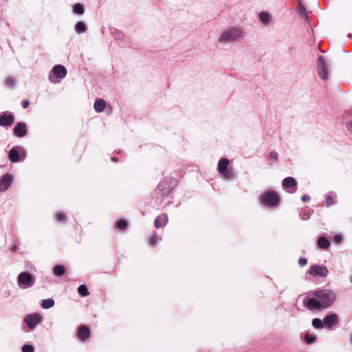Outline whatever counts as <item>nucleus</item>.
Here are the masks:
<instances>
[{
  "instance_id": "nucleus-1",
  "label": "nucleus",
  "mask_w": 352,
  "mask_h": 352,
  "mask_svg": "<svg viewBox=\"0 0 352 352\" xmlns=\"http://www.w3.org/2000/svg\"><path fill=\"white\" fill-rule=\"evenodd\" d=\"M336 300V294L331 289H322L313 293L312 296L304 301L305 306L310 311H322L330 307Z\"/></svg>"
},
{
  "instance_id": "nucleus-2",
  "label": "nucleus",
  "mask_w": 352,
  "mask_h": 352,
  "mask_svg": "<svg viewBox=\"0 0 352 352\" xmlns=\"http://www.w3.org/2000/svg\"><path fill=\"white\" fill-rule=\"evenodd\" d=\"M243 37L242 30L232 28L226 30L220 36L219 41L221 43H230L239 40Z\"/></svg>"
},
{
  "instance_id": "nucleus-3",
  "label": "nucleus",
  "mask_w": 352,
  "mask_h": 352,
  "mask_svg": "<svg viewBox=\"0 0 352 352\" xmlns=\"http://www.w3.org/2000/svg\"><path fill=\"white\" fill-rule=\"evenodd\" d=\"M261 201L269 207H275L278 204L279 198L274 190H269L261 197Z\"/></svg>"
},
{
  "instance_id": "nucleus-4",
  "label": "nucleus",
  "mask_w": 352,
  "mask_h": 352,
  "mask_svg": "<svg viewBox=\"0 0 352 352\" xmlns=\"http://www.w3.org/2000/svg\"><path fill=\"white\" fill-rule=\"evenodd\" d=\"M18 285L21 288H29L34 284V278L28 272H21L17 278Z\"/></svg>"
},
{
  "instance_id": "nucleus-5",
  "label": "nucleus",
  "mask_w": 352,
  "mask_h": 352,
  "mask_svg": "<svg viewBox=\"0 0 352 352\" xmlns=\"http://www.w3.org/2000/svg\"><path fill=\"white\" fill-rule=\"evenodd\" d=\"M329 65L323 57L319 56L317 60V72L320 78L325 80L328 78Z\"/></svg>"
},
{
  "instance_id": "nucleus-6",
  "label": "nucleus",
  "mask_w": 352,
  "mask_h": 352,
  "mask_svg": "<svg viewBox=\"0 0 352 352\" xmlns=\"http://www.w3.org/2000/svg\"><path fill=\"white\" fill-rule=\"evenodd\" d=\"M21 158L23 160L25 158V151L22 148L14 147L8 153V159L13 163H16Z\"/></svg>"
},
{
  "instance_id": "nucleus-7",
  "label": "nucleus",
  "mask_w": 352,
  "mask_h": 352,
  "mask_svg": "<svg viewBox=\"0 0 352 352\" xmlns=\"http://www.w3.org/2000/svg\"><path fill=\"white\" fill-rule=\"evenodd\" d=\"M308 273L314 277H325L328 274V270L323 265H312L310 266Z\"/></svg>"
},
{
  "instance_id": "nucleus-8",
  "label": "nucleus",
  "mask_w": 352,
  "mask_h": 352,
  "mask_svg": "<svg viewBox=\"0 0 352 352\" xmlns=\"http://www.w3.org/2000/svg\"><path fill=\"white\" fill-rule=\"evenodd\" d=\"M283 187L288 189L287 191L290 193H294L296 191L297 182L294 177H288L285 178L282 182Z\"/></svg>"
},
{
  "instance_id": "nucleus-9",
  "label": "nucleus",
  "mask_w": 352,
  "mask_h": 352,
  "mask_svg": "<svg viewBox=\"0 0 352 352\" xmlns=\"http://www.w3.org/2000/svg\"><path fill=\"white\" fill-rule=\"evenodd\" d=\"M14 120V116L8 112H3L0 114V125L1 126H10Z\"/></svg>"
},
{
  "instance_id": "nucleus-10",
  "label": "nucleus",
  "mask_w": 352,
  "mask_h": 352,
  "mask_svg": "<svg viewBox=\"0 0 352 352\" xmlns=\"http://www.w3.org/2000/svg\"><path fill=\"white\" fill-rule=\"evenodd\" d=\"M12 177L11 175L6 174L0 178V191H6L12 182Z\"/></svg>"
},
{
  "instance_id": "nucleus-11",
  "label": "nucleus",
  "mask_w": 352,
  "mask_h": 352,
  "mask_svg": "<svg viewBox=\"0 0 352 352\" xmlns=\"http://www.w3.org/2000/svg\"><path fill=\"white\" fill-rule=\"evenodd\" d=\"M338 322V318L336 314L326 316L323 319L324 327L331 328Z\"/></svg>"
},
{
  "instance_id": "nucleus-12",
  "label": "nucleus",
  "mask_w": 352,
  "mask_h": 352,
  "mask_svg": "<svg viewBox=\"0 0 352 352\" xmlns=\"http://www.w3.org/2000/svg\"><path fill=\"white\" fill-rule=\"evenodd\" d=\"M40 316L37 314H30L25 318L24 321L28 327L32 329L40 322Z\"/></svg>"
},
{
  "instance_id": "nucleus-13",
  "label": "nucleus",
  "mask_w": 352,
  "mask_h": 352,
  "mask_svg": "<svg viewBox=\"0 0 352 352\" xmlns=\"http://www.w3.org/2000/svg\"><path fill=\"white\" fill-rule=\"evenodd\" d=\"M52 72L54 76L58 78H63L67 75L66 68L61 65H55Z\"/></svg>"
},
{
  "instance_id": "nucleus-14",
  "label": "nucleus",
  "mask_w": 352,
  "mask_h": 352,
  "mask_svg": "<svg viewBox=\"0 0 352 352\" xmlns=\"http://www.w3.org/2000/svg\"><path fill=\"white\" fill-rule=\"evenodd\" d=\"M14 133L18 137L25 136L27 133L26 125L24 123H18L14 128Z\"/></svg>"
},
{
  "instance_id": "nucleus-15",
  "label": "nucleus",
  "mask_w": 352,
  "mask_h": 352,
  "mask_svg": "<svg viewBox=\"0 0 352 352\" xmlns=\"http://www.w3.org/2000/svg\"><path fill=\"white\" fill-rule=\"evenodd\" d=\"M90 336L89 328L86 325H81L78 331V336L81 340L87 339Z\"/></svg>"
},
{
  "instance_id": "nucleus-16",
  "label": "nucleus",
  "mask_w": 352,
  "mask_h": 352,
  "mask_svg": "<svg viewBox=\"0 0 352 352\" xmlns=\"http://www.w3.org/2000/svg\"><path fill=\"white\" fill-rule=\"evenodd\" d=\"M168 222V217L166 214L159 215L155 221V226L157 228L164 227Z\"/></svg>"
},
{
  "instance_id": "nucleus-17",
  "label": "nucleus",
  "mask_w": 352,
  "mask_h": 352,
  "mask_svg": "<svg viewBox=\"0 0 352 352\" xmlns=\"http://www.w3.org/2000/svg\"><path fill=\"white\" fill-rule=\"evenodd\" d=\"M94 106L95 111L96 112L100 113L104 111L106 107V102L103 99L99 98L95 101Z\"/></svg>"
},
{
  "instance_id": "nucleus-18",
  "label": "nucleus",
  "mask_w": 352,
  "mask_h": 352,
  "mask_svg": "<svg viewBox=\"0 0 352 352\" xmlns=\"http://www.w3.org/2000/svg\"><path fill=\"white\" fill-rule=\"evenodd\" d=\"M229 164V161L226 158H222L218 163V171L219 173L225 172Z\"/></svg>"
},
{
  "instance_id": "nucleus-19",
  "label": "nucleus",
  "mask_w": 352,
  "mask_h": 352,
  "mask_svg": "<svg viewBox=\"0 0 352 352\" xmlns=\"http://www.w3.org/2000/svg\"><path fill=\"white\" fill-rule=\"evenodd\" d=\"M317 244L320 249H327L329 246V241L324 236H320Z\"/></svg>"
},
{
  "instance_id": "nucleus-20",
  "label": "nucleus",
  "mask_w": 352,
  "mask_h": 352,
  "mask_svg": "<svg viewBox=\"0 0 352 352\" xmlns=\"http://www.w3.org/2000/svg\"><path fill=\"white\" fill-rule=\"evenodd\" d=\"M54 274L56 276H62L65 272V268L63 265H58L54 267Z\"/></svg>"
},
{
  "instance_id": "nucleus-21",
  "label": "nucleus",
  "mask_w": 352,
  "mask_h": 352,
  "mask_svg": "<svg viewBox=\"0 0 352 352\" xmlns=\"http://www.w3.org/2000/svg\"><path fill=\"white\" fill-rule=\"evenodd\" d=\"M54 305V300L52 298H47L42 300L41 306L43 309H50Z\"/></svg>"
},
{
  "instance_id": "nucleus-22",
  "label": "nucleus",
  "mask_w": 352,
  "mask_h": 352,
  "mask_svg": "<svg viewBox=\"0 0 352 352\" xmlns=\"http://www.w3.org/2000/svg\"><path fill=\"white\" fill-rule=\"evenodd\" d=\"M87 30V26L83 22H78L75 26V30L78 34L85 32Z\"/></svg>"
},
{
  "instance_id": "nucleus-23",
  "label": "nucleus",
  "mask_w": 352,
  "mask_h": 352,
  "mask_svg": "<svg viewBox=\"0 0 352 352\" xmlns=\"http://www.w3.org/2000/svg\"><path fill=\"white\" fill-rule=\"evenodd\" d=\"M73 11L77 14H82L84 13V7L80 3H76L73 6Z\"/></svg>"
},
{
  "instance_id": "nucleus-24",
  "label": "nucleus",
  "mask_w": 352,
  "mask_h": 352,
  "mask_svg": "<svg viewBox=\"0 0 352 352\" xmlns=\"http://www.w3.org/2000/svg\"><path fill=\"white\" fill-rule=\"evenodd\" d=\"M258 16L260 21L263 23H267L270 21V16L267 12H261Z\"/></svg>"
},
{
  "instance_id": "nucleus-25",
  "label": "nucleus",
  "mask_w": 352,
  "mask_h": 352,
  "mask_svg": "<svg viewBox=\"0 0 352 352\" xmlns=\"http://www.w3.org/2000/svg\"><path fill=\"white\" fill-rule=\"evenodd\" d=\"M312 326L316 329H322L324 327L323 320L319 318H314L311 322Z\"/></svg>"
},
{
  "instance_id": "nucleus-26",
  "label": "nucleus",
  "mask_w": 352,
  "mask_h": 352,
  "mask_svg": "<svg viewBox=\"0 0 352 352\" xmlns=\"http://www.w3.org/2000/svg\"><path fill=\"white\" fill-rule=\"evenodd\" d=\"M162 240L161 237L157 236V235H151L149 237L148 243L151 246H155Z\"/></svg>"
},
{
  "instance_id": "nucleus-27",
  "label": "nucleus",
  "mask_w": 352,
  "mask_h": 352,
  "mask_svg": "<svg viewBox=\"0 0 352 352\" xmlns=\"http://www.w3.org/2000/svg\"><path fill=\"white\" fill-rule=\"evenodd\" d=\"M78 292L82 296H87L89 294L86 285H80L78 288Z\"/></svg>"
},
{
  "instance_id": "nucleus-28",
  "label": "nucleus",
  "mask_w": 352,
  "mask_h": 352,
  "mask_svg": "<svg viewBox=\"0 0 352 352\" xmlns=\"http://www.w3.org/2000/svg\"><path fill=\"white\" fill-rule=\"evenodd\" d=\"M225 179H231L234 177V173L231 170H226L225 172L220 173Z\"/></svg>"
},
{
  "instance_id": "nucleus-29",
  "label": "nucleus",
  "mask_w": 352,
  "mask_h": 352,
  "mask_svg": "<svg viewBox=\"0 0 352 352\" xmlns=\"http://www.w3.org/2000/svg\"><path fill=\"white\" fill-rule=\"evenodd\" d=\"M116 227L120 230H124L127 227V223L124 220H120L116 223Z\"/></svg>"
},
{
  "instance_id": "nucleus-30",
  "label": "nucleus",
  "mask_w": 352,
  "mask_h": 352,
  "mask_svg": "<svg viewBox=\"0 0 352 352\" xmlns=\"http://www.w3.org/2000/svg\"><path fill=\"white\" fill-rule=\"evenodd\" d=\"M6 85L8 87H12L15 85V80L12 77H8L6 79Z\"/></svg>"
},
{
  "instance_id": "nucleus-31",
  "label": "nucleus",
  "mask_w": 352,
  "mask_h": 352,
  "mask_svg": "<svg viewBox=\"0 0 352 352\" xmlns=\"http://www.w3.org/2000/svg\"><path fill=\"white\" fill-rule=\"evenodd\" d=\"M34 347L30 344H25L22 347V352H33Z\"/></svg>"
},
{
  "instance_id": "nucleus-32",
  "label": "nucleus",
  "mask_w": 352,
  "mask_h": 352,
  "mask_svg": "<svg viewBox=\"0 0 352 352\" xmlns=\"http://www.w3.org/2000/svg\"><path fill=\"white\" fill-rule=\"evenodd\" d=\"M305 340L307 344H311L314 342L315 337L309 334H306L305 336Z\"/></svg>"
},
{
  "instance_id": "nucleus-33",
  "label": "nucleus",
  "mask_w": 352,
  "mask_h": 352,
  "mask_svg": "<svg viewBox=\"0 0 352 352\" xmlns=\"http://www.w3.org/2000/svg\"><path fill=\"white\" fill-rule=\"evenodd\" d=\"M56 219L58 221H63L65 219V215L62 212H59L56 215Z\"/></svg>"
},
{
  "instance_id": "nucleus-34",
  "label": "nucleus",
  "mask_w": 352,
  "mask_h": 352,
  "mask_svg": "<svg viewBox=\"0 0 352 352\" xmlns=\"http://www.w3.org/2000/svg\"><path fill=\"white\" fill-rule=\"evenodd\" d=\"M298 263L301 267L305 266L307 263V260L305 258H300Z\"/></svg>"
},
{
  "instance_id": "nucleus-35",
  "label": "nucleus",
  "mask_w": 352,
  "mask_h": 352,
  "mask_svg": "<svg viewBox=\"0 0 352 352\" xmlns=\"http://www.w3.org/2000/svg\"><path fill=\"white\" fill-rule=\"evenodd\" d=\"M326 203H327V205L328 206H331V205L333 204V199L332 197H331V196H328V197H327V199H326Z\"/></svg>"
},
{
  "instance_id": "nucleus-36",
  "label": "nucleus",
  "mask_w": 352,
  "mask_h": 352,
  "mask_svg": "<svg viewBox=\"0 0 352 352\" xmlns=\"http://www.w3.org/2000/svg\"><path fill=\"white\" fill-rule=\"evenodd\" d=\"M166 184V182H165V181H163V182H160V184L158 185V188L160 190H165V188H166V187H165Z\"/></svg>"
},
{
  "instance_id": "nucleus-37",
  "label": "nucleus",
  "mask_w": 352,
  "mask_h": 352,
  "mask_svg": "<svg viewBox=\"0 0 352 352\" xmlns=\"http://www.w3.org/2000/svg\"><path fill=\"white\" fill-rule=\"evenodd\" d=\"M333 240L336 243H340L342 241V236L340 235H336L334 236Z\"/></svg>"
},
{
  "instance_id": "nucleus-38",
  "label": "nucleus",
  "mask_w": 352,
  "mask_h": 352,
  "mask_svg": "<svg viewBox=\"0 0 352 352\" xmlns=\"http://www.w3.org/2000/svg\"><path fill=\"white\" fill-rule=\"evenodd\" d=\"M309 199H310V197H309V195H302V197H301V200H302V201H309Z\"/></svg>"
},
{
  "instance_id": "nucleus-39",
  "label": "nucleus",
  "mask_w": 352,
  "mask_h": 352,
  "mask_svg": "<svg viewBox=\"0 0 352 352\" xmlns=\"http://www.w3.org/2000/svg\"><path fill=\"white\" fill-rule=\"evenodd\" d=\"M30 102L28 100H24L22 102V106L24 109H26L29 107Z\"/></svg>"
},
{
  "instance_id": "nucleus-40",
  "label": "nucleus",
  "mask_w": 352,
  "mask_h": 352,
  "mask_svg": "<svg viewBox=\"0 0 352 352\" xmlns=\"http://www.w3.org/2000/svg\"><path fill=\"white\" fill-rule=\"evenodd\" d=\"M270 157L273 159L274 160H276L277 157V153H270Z\"/></svg>"
},
{
  "instance_id": "nucleus-41",
  "label": "nucleus",
  "mask_w": 352,
  "mask_h": 352,
  "mask_svg": "<svg viewBox=\"0 0 352 352\" xmlns=\"http://www.w3.org/2000/svg\"><path fill=\"white\" fill-rule=\"evenodd\" d=\"M346 126L348 129L352 132V122L348 123Z\"/></svg>"
},
{
  "instance_id": "nucleus-42",
  "label": "nucleus",
  "mask_w": 352,
  "mask_h": 352,
  "mask_svg": "<svg viewBox=\"0 0 352 352\" xmlns=\"http://www.w3.org/2000/svg\"><path fill=\"white\" fill-rule=\"evenodd\" d=\"M49 79L53 83H56V80L52 76H49Z\"/></svg>"
},
{
  "instance_id": "nucleus-43",
  "label": "nucleus",
  "mask_w": 352,
  "mask_h": 352,
  "mask_svg": "<svg viewBox=\"0 0 352 352\" xmlns=\"http://www.w3.org/2000/svg\"><path fill=\"white\" fill-rule=\"evenodd\" d=\"M10 250L12 252H16L17 250V247L14 245L12 247V248H10Z\"/></svg>"
},
{
  "instance_id": "nucleus-44",
  "label": "nucleus",
  "mask_w": 352,
  "mask_h": 352,
  "mask_svg": "<svg viewBox=\"0 0 352 352\" xmlns=\"http://www.w3.org/2000/svg\"><path fill=\"white\" fill-rule=\"evenodd\" d=\"M111 161H113V162H117V161H118V158H117V157H111Z\"/></svg>"
}]
</instances>
